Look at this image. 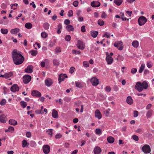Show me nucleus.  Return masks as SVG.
<instances>
[{"instance_id": "f257e3e1", "label": "nucleus", "mask_w": 154, "mask_h": 154, "mask_svg": "<svg viewBox=\"0 0 154 154\" xmlns=\"http://www.w3.org/2000/svg\"><path fill=\"white\" fill-rule=\"evenodd\" d=\"M17 51L16 49L14 50L12 52V58L14 64L16 65L21 64L24 61V58Z\"/></svg>"}, {"instance_id": "f03ea898", "label": "nucleus", "mask_w": 154, "mask_h": 154, "mask_svg": "<svg viewBox=\"0 0 154 154\" xmlns=\"http://www.w3.org/2000/svg\"><path fill=\"white\" fill-rule=\"evenodd\" d=\"M148 87V84L145 81L143 82L142 83L140 82H137L135 86V88L139 92L142 91L143 89H146Z\"/></svg>"}, {"instance_id": "7ed1b4c3", "label": "nucleus", "mask_w": 154, "mask_h": 154, "mask_svg": "<svg viewBox=\"0 0 154 154\" xmlns=\"http://www.w3.org/2000/svg\"><path fill=\"white\" fill-rule=\"evenodd\" d=\"M147 19L146 17L143 16L140 17L138 19V22L140 26L144 25L146 22Z\"/></svg>"}, {"instance_id": "20e7f679", "label": "nucleus", "mask_w": 154, "mask_h": 154, "mask_svg": "<svg viewBox=\"0 0 154 154\" xmlns=\"http://www.w3.org/2000/svg\"><path fill=\"white\" fill-rule=\"evenodd\" d=\"M122 42L121 41H117L114 44V46L117 48L119 50H122L123 49Z\"/></svg>"}, {"instance_id": "39448f33", "label": "nucleus", "mask_w": 154, "mask_h": 154, "mask_svg": "<svg viewBox=\"0 0 154 154\" xmlns=\"http://www.w3.org/2000/svg\"><path fill=\"white\" fill-rule=\"evenodd\" d=\"M143 152L146 153H149L150 152L151 149L150 146L148 145H145L142 148Z\"/></svg>"}, {"instance_id": "423d86ee", "label": "nucleus", "mask_w": 154, "mask_h": 154, "mask_svg": "<svg viewBox=\"0 0 154 154\" xmlns=\"http://www.w3.org/2000/svg\"><path fill=\"white\" fill-rule=\"evenodd\" d=\"M31 76L29 75H24L23 79V82L25 84H27L31 80Z\"/></svg>"}, {"instance_id": "0eeeda50", "label": "nucleus", "mask_w": 154, "mask_h": 154, "mask_svg": "<svg viewBox=\"0 0 154 154\" xmlns=\"http://www.w3.org/2000/svg\"><path fill=\"white\" fill-rule=\"evenodd\" d=\"M77 46L78 48L82 50H83L85 48V45L83 42L80 40H78L77 44Z\"/></svg>"}, {"instance_id": "6e6552de", "label": "nucleus", "mask_w": 154, "mask_h": 154, "mask_svg": "<svg viewBox=\"0 0 154 154\" xmlns=\"http://www.w3.org/2000/svg\"><path fill=\"white\" fill-rule=\"evenodd\" d=\"M43 150L44 153L46 154H48L50 151V148L48 145H44L43 146Z\"/></svg>"}, {"instance_id": "1a4fd4ad", "label": "nucleus", "mask_w": 154, "mask_h": 154, "mask_svg": "<svg viewBox=\"0 0 154 154\" xmlns=\"http://www.w3.org/2000/svg\"><path fill=\"white\" fill-rule=\"evenodd\" d=\"M11 91L14 92L18 91H19V88L17 84L13 85L11 88Z\"/></svg>"}, {"instance_id": "9d476101", "label": "nucleus", "mask_w": 154, "mask_h": 154, "mask_svg": "<svg viewBox=\"0 0 154 154\" xmlns=\"http://www.w3.org/2000/svg\"><path fill=\"white\" fill-rule=\"evenodd\" d=\"M91 82L92 85L94 86H97L99 84L98 80L97 78L94 77L91 78Z\"/></svg>"}, {"instance_id": "9b49d317", "label": "nucleus", "mask_w": 154, "mask_h": 154, "mask_svg": "<svg viewBox=\"0 0 154 154\" xmlns=\"http://www.w3.org/2000/svg\"><path fill=\"white\" fill-rule=\"evenodd\" d=\"M31 94L33 96L38 97H40L41 96V93L38 91L36 90H33L32 91Z\"/></svg>"}, {"instance_id": "f8f14e48", "label": "nucleus", "mask_w": 154, "mask_h": 154, "mask_svg": "<svg viewBox=\"0 0 154 154\" xmlns=\"http://www.w3.org/2000/svg\"><path fill=\"white\" fill-rule=\"evenodd\" d=\"M7 121V119L6 116L3 114L0 116V122L1 123H4L6 122Z\"/></svg>"}, {"instance_id": "ddd939ff", "label": "nucleus", "mask_w": 154, "mask_h": 154, "mask_svg": "<svg viewBox=\"0 0 154 154\" xmlns=\"http://www.w3.org/2000/svg\"><path fill=\"white\" fill-rule=\"evenodd\" d=\"M33 67L32 65H29L25 69V71L26 72L31 73L33 72Z\"/></svg>"}, {"instance_id": "4468645a", "label": "nucleus", "mask_w": 154, "mask_h": 154, "mask_svg": "<svg viewBox=\"0 0 154 154\" xmlns=\"http://www.w3.org/2000/svg\"><path fill=\"white\" fill-rule=\"evenodd\" d=\"M95 117L98 118V119H100L102 118V115L99 110L97 109L95 112Z\"/></svg>"}, {"instance_id": "2eb2a0df", "label": "nucleus", "mask_w": 154, "mask_h": 154, "mask_svg": "<svg viewBox=\"0 0 154 154\" xmlns=\"http://www.w3.org/2000/svg\"><path fill=\"white\" fill-rule=\"evenodd\" d=\"M91 5L94 7H98L100 6V3L97 1H93L91 3Z\"/></svg>"}, {"instance_id": "dca6fc26", "label": "nucleus", "mask_w": 154, "mask_h": 154, "mask_svg": "<svg viewBox=\"0 0 154 154\" xmlns=\"http://www.w3.org/2000/svg\"><path fill=\"white\" fill-rule=\"evenodd\" d=\"M52 80L50 79H48L45 81V83L46 85L48 87H49L52 84Z\"/></svg>"}, {"instance_id": "f3484780", "label": "nucleus", "mask_w": 154, "mask_h": 154, "mask_svg": "<svg viewBox=\"0 0 154 154\" xmlns=\"http://www.w3.org/2000/svg\"><path fill=\"white\" fill-rule=\"evenodd\" d=\"M101 151V149L98 146L95 147L94 150V154H100Z\"/></svg>"}, {"instance_id": "a211bd4d", "label": "nucleus", "mask_w": 154, "mask_h": 154, "mask_svg": "<svg viewBox=\"0 0 154 154\" xmlns=\"http://www.w3.org/2000/svg\"><path fill=\"white\" fill-rule=\"evenodd\" d=\"M66 29L69 32L73 31L74 30V28L71 25H67L66 27Z\"/></svg>"}, {"instance_id": "6ab92c4d", "label": "nucleus", "mask_w": 154, "mask_h": 154, "mask_svg": "<svg viewBox=\"0 0 154 154\" xmlns=\"http://www.w3.org/2000/svg\"><path fill=\"white\" fill-rule=\"evenodd\" d=\"M126 101L130 105L132 104L133 102V100L131 96H128L127 97Z\"/></svg>"}, {"instance_id": "aec40b11", "label": "nucleus", "mask_w": 154, "mask_h": 154, "mask_svg": "<svg viewBox=\"0 0 154 154\" xmlns=\"http://www.w3.org/2000/svg\"><path fill=\"white\" fill-rule=\"evenodd\" d=\"M106 60L108 64H110L112 62L113 59L111 56L106 57Z\"/></svg>"}, {"instance_id": "412c9836", "label": "nucleus", "mask_w": 154, "mask_h": 154, "mask_svg": "<svg viewBox=\"0 0 154 154\" xmlns=\"http://www.w3.org/2000/svg\"><path fill=\"white\" fill-rule=\"evenodd\" d=\"M57 112L54 109L53 110L52 113V117L54 118H57L58 117Z\"/></svg>"}, {"instance_id": "4be33fe9", "label": "nucleus", "mask_w": 154, "mask_h": 154, "mask_svg": "<svg viewBox=\"0 0 154 154\" xmlns=\"http://www.w3.org/2000/svg\"><path fill=\"white\" fill-rule=\"evenodd\" d=\"M20 29L19 28H16L14 29H11L10 31L11 33L13 34H16L19 32Z\"/></svg>"}, {"instance_id": "5701e85b", "label": "nucleus", "mask_w": 154, "mask_h": 154, "mask_svg": "<svg viewBox=\"0 0 154 154\" xmlns=\"http://www.w3.org/2000/svg\"><path fill=\"white\" fill-rule=\"evenodd\" d=\"M152 112L153 111L151 109H150L146 113V116L147 118H149L151 117L152 115Z\"/></svg>"}, {"instance_id": "b1692460", "label": "nucleus", "mask_w": 154, "mask_h": 154, "mask_svg": "<svg viewBox=\"0 0 154 154\" xmlns=\"http://www.w3.org/2000/svg\"><path fill=\"white\" fill-rule=\"evenodd\" d=\"M64 75L63 74H60L59 76L58 80L59 83L60 84L62 81H63L64 79Z\"/></svg>"}, {"instance_id": "393cba45", "label": "nucleus", "mask_w": 154, "mask_h": 154, "mask_svg": "<svg viewBox=\"0 0 154 154\" xmlns=\"http://www.w3.org/2000/svg\"><path fill=\"white\" fill-rule=\"evenodd\" d=\"M107 140L109 143H112L114 141V138L112 136H109L107 138Z\"/></svg>"}, {"instance_id": "a878e982", "label": "nucleus", "mask_w": 154, "mask_h": 154, "mask_svg": "<svg viewBox=\"0 0 154 154\" xmlns=\"http://www.w3.org/2000/svg\"><path fill=\"white\" fill-rule=\"evenodd\" d=\"M91 33L92 37L95 38L97 36L98 34V32L97 31H91Z\"/></svg>"}, {"instance_id": "bb28decb", "label": "nucleus", "mask_w": 154, "mask_h": 154, "mask_svg": "<svg viewBox=\"0 0 154 154\" xmlns=\"http://www.w3.org/2000/svg\"><path fill=\"white\" fill-rule=\"evenodd\" d=\"M13 75V73L12 72H10L4 74L5 78L7 79L11 77Z\"/></svg>"}, {"instance_id": "cd10ccee", "label": "nucleus", "mask_w": 154, "mask_h": 154, "mask_svg": "<svg viewBox=\"0 0 154 154\" xmlns=\"http://www.w3.org/2000/svg\"><path fill=\"white\" fill-rule=\"evenodd\" d=\"M9 122L10 124L13 125H16L17 124V122L13 119H10L9 120Z\"/></svg>"}, {"instance_id": "c85d7f7f", "label": "nucleus", "mask_w": 154, "mask_h": 154, "mask_svg": "<svg viewBox=\"0 0 154 154\" xmlns=\"http://www.w3.org/2000/svg\"><path fill=\"white\" fill-rule=\"evenodd\" d=\"M75 84L76 87L78 88H81L83 87V85L81 82H75Z\"/></svg>"}, {"instance_id": "c756f323", "label": "nucleus", "mask_w": 154, "mask_h": 154, "mask_svg": "<svg viewBox=\"0 0 154 154\" xmlns=\"http://www.w3.org/2000/svg\"><path fill=\"white\" fill-rule=\"evenodd\" d=\"M44 28L45 30L48 29L50 27V24L48 23H45L43 24Z\"/></svg>"}, {"instance_id": "7c9ffc66", "label": "nucleus", "mask_w": 154, "mask_h": 154, "mask_svg": "<svg viewBox=\"0 0 154 154\" xmlns=\"http://www.w3.org/2000/svg\"><path fill=\"white\" fill-rule=\"evenodd\" d=\"M32 26V24L30 23H27L25 24V27L28 29H31Z\"/></svg>"}, {"instance_id": "2f4dec72", "label": "nucleus", "mask_w": 154, "mask_h": 154, "mask_svg": "<svg viewBox=\"0 0 154 154\" xmlns=\"http://www.w3.org/2000/svg\"><path fill=\"white\" fill-rule=\"evenodd\" d=\"M123 2L122 0H114V2L116 5L119 6L121 5Z\"/></svg>"}, {"instance_id": "473e14b6", "label": "nucleus", "mask_w": 154, "mask_h": 154, "mask_svg": "<svg viewBox=\"0 0 154 154\" xmlns=\"http://www.w3.org/2000/svg\"><path fill=\"white\" fill-rule=\"evenodd\" d=\"M132 46L134 48H137L139 45V43L138 41H135L132 43Z\"/></svg>"}, {"instance_id": "72a5a7b5", "label": "nucleus", "mask_w": 154, "mask_h": 154, "mask_svg": "<svg viewBox=\"0 0 154 154\" xmlns=\"http://www.w3.org/2000/svg\"><path fill=\"white\" fill-rule=\"evenodd\" d=\"M53 63L54 65L56 66H57L59 64L58 60L56 59H54L53 60Z\"/></svg>"}, {"instance_id": "f704fd0d", "label": "nucleus", "mask_w": 154, "mask_h": 154, "mask_svg": "<svg viewBox=\"0 0 154 154\" xmlns=\"http://www.w3.org/2000/svg\"><path fill=\"white\" fill-rule=\"evenodd\" d=\"M145 67V66L144 64L143 63L141 65V66L139 70V73H141L143 71Z\"/></svg>"}, {"instance_id": "c9c22d12", "label": "nucleus", "mask_w": 154, "mask_h": 154, "mask_svg": "<svg viewBox=\"0 0 154 154\" xmlns=\"http://www.w3.org/2000/svg\"><path fill=\"white\" fill-rule=\"evenodd\" d=\"M1 33L4 34H6L8 32V30L6 29H1Z\"/></svg>"}, {"instance_id": "e433bc0d", "label": "nucleus", "mask_w": 154, "mask_h": 154, "mask_svg": "<svg viewBox=\"0 0 154 154\" xmlns=\"http://www.w3.org/2000/svg\"><path fill=\"white\" fill-rule=\"evenodd\" d=\"M20 104L21 106L23 108H25L27 106V103L26 102L24 101H21L20 102Z\"/></svg>"}, {"instance_id": "4c0bfd02", "label": "nucleus", "mask_w": 154, "mask_h": 154, "mask_svg": "<svg viewBox=\"0 0 154 154\" xmlns=\"http://www.w3.org/2000/svg\"><path fill=\"white\" fill-rule=\"evenodd\" d=\"M30 53H31V55L33 56H35L37 54V51L34 50H32L30 51Z\"/></svg>"}, {"instance_id": "58836bf2", "label": "nucleus", "mask_w": 154, "mask_h": 154, "mask_svg": "<svg viewBox=\"0 0 154 154\" xmlns=\"http://www.w3.org/2000/svg\"><path fill=\"white\" fill-rule=\"evenodd\" d=\"M98 24L100 26H102L104 24V22L102 20L99 19L98 21Z\"/></svg>"}, {"instance_id": "ea45409f", "label": "nucleus", "mask_w": 154, "mask_h": 154, "mask_svg": "<svg viewBox=\"0 0 154 154\" xmlns=\"http://www.w3.org/2000/svg\"><path fill=\"white\" fill-rule=\"evenodd\" d=\"M41 36L44 38H45L48 37V34L45 32H42L41 34Z\"/></svg>"}, {"instance_id": "a19ab883", "label": "nucleus", "mask_w": 154, "mask_h": 154, "mask_svg": "<svg viewBox=\"0 0 154 154\" xmlns=\"http://www.w3.org/2000/svg\"><path fill=\"white\" fill-rule=\"evenodd\" d=\"M27 143L25 140H23L22 142V146L23 147H25L26 146Z\"/></svg>"}, {"instance_id": "79ce46f5", "label": "nucleus", "mask_w": 154, "mask_h": 154, "mask_svg": "<svg viewBox=\"0 0 154 154\" xmlns=\"http://www.w3.org/2000/svg\"><path fill=\"white\" fill-rule=\"evenodd\" d=\"M72 53L75 54H81V52L80 51H77L75 50H73L72 51Z\"/></svg>"}, {"instance_id": "37998d69", "label": "nucleus", "mask_w": 154, "mask_h": 154, "mask_svg": "<svg viewBox=\"0 0 154 154\" xmlns=\"http://www.w3.org/2000/svg\"><path fill=\"white\" fill-rule=\"evenodd\" d=\"M65 39L66 41H69L71 39V37L69 35H66L65 37Z\"/></svg>"}, {"instance_id": "c03bdc74", "label": "nucleus", "mask_w": 154, "mask_h": 154, "mask_svg": "<svg viewBox=\"0 0 154 154\" xmlns=\"http://www.w3.org/2000/svg\"><path fill=\"white\" fill-rule=\"evenodd\" d=\"M110 109H108L107 110L104 111V113L105 114L106 117L109 116V111H110Z\"/></svg>"}, {"instance_id": "a18cd8bd", "label": "nucleus", "mask_w": 154, "mask_h": 154, "mask_svg": "<svg viewBox=\"0 0 154 154\" xmlns=\"http://www.w3.org/2000/svg\"><path fill=\"white\" fill-rule=\"evenodd\" d=\"M83 65L85 67H88L89 66V64L86 61H85L83 62Z\"/></svg>"}, {"instance_id": "49530a36", "label": "nucleus", "mask_w": 154, "mask_h": 154, "mask_svg": "<svg viewBox=\"0 0 154 154\" xmlns=\"http://www.w3.org/2000/svg\"><path fill=\"white\" fill-rule=\"evenodd\" d=\"M6 101L5 99H3L0 102V104L2 106L4 105L6 103Z\"/></svg>"}, {"instance_id": "de8ad7c7", "label": "nucleus", "mask_w": 154, "mask_h": 154, "mask_svg": "<svg viewBox=\"0 0 154 154\" xmlns=\"http://www.w3.org/2000/svg\"><path fill=\"white\" fill-rule=\"evenodd\" d=\"M55 42L56 41L54 40L53 41L51 42L49 44L50 46L51 47H53L54 45Z\"/></svg>"}, {"instance_id": "09e8293b", "label": "nucleus", "mask_w": 154, "mask_h": 154, "mask_svg": "<svg viewBox=\"0 0 154 154\" xmlns=\"http://www.w3.org/2000/svg\"><path fill=\"white\" fill-rule=\"evenodd\" d=\"M95 132L97 134H101V131L99 128H97L95 130Z\"/></svg>"}, {"instance_id": "8fccbe9b", "label": "nucleus", "mask_w": 154, "mask_h": 154, "mask_svg": "<svg viewBox=\"0 0 154 154\" xmlns=\"http://www.w3.org/2000/svg\"><path fill=\"white\" fill-rule=\"evenodd\" d=\"M132 137L133 139L136 141H137L139 140L138 137L137 135H133Z\"/></svg>"}, {"instance_id": "3c124183", "label": "nucleus", "mask_w": 154, "mask_h": 154, "mask_svg": "<svg viewBox=\"0 0 154 154\" xmlns=\"http://www.w3.org/2000/svg\"><path fill=\"white\" fill-rule=\"evenodd\" d=\"M75 70V67L73 66L71 67L69 69V72L71 73L72 74L74 72Z\"/></svg>"}, {"instance_id": "603ef678", "label": "nucleus", "mask_w": 154, "mask_h": 154, "mask_svg": "<svg viewBox=\"0 0 154 154\" xmlns=\"http://www.w3.org/2000/svg\"><path fill=\"white\" fill-rule=\"evenodd\" d=\"M79 4V2L77 1H74L73 3V5L75 7L78 6Z\"/></svg>"}, {"instance_id": "864d4df0", "label": "nucleus", "mask_w": 154, "mask_h": 154, "mask_svg": "<svg viewBox=\"0 0 154 154\" xmlns=\"http://www.w3.org/2000/svg\"><path fill=\"white\" fill-rule=\"evenodd\" d=\"M111 90V87L109 86H107L105 88V91L107 92H110Z\"/></svg>"}, {"instance_id": "5fc2aeb1", "label": "nucleus", "mask_w": 154, "mask_h": 154, "mask_svg": "<svg viewBox=\"0 0 154 154\" xmlns=\"http://www.w3.org/2000/svg\"><path fill=\"white\" fill-rule=\"evenodd\" d=\"M137 70L136 68H132L131 70V72L132 74H134L137 72Z\"/></svg>"}, {"instance_id": "6e6d98bb", "label": "nucleus", "mask_w": 154, "mask_h": 154, "mask_svg": "<svg viewBox=\"0 0 154 154\" xmlns=\"http://www.w3.org/2000/svg\"><path fill=\"white\" fill-rule=\"evenodd\" d=\"M64 23L66 25H69L70 23V21L69 19H66L65 20Z\"/></svg>"}, {"instance_id": "4d7b16f0", "label": "nucleus", "mask_w": 154, "mask_h": 154, "mask_svg": "<svg viewBox=\"0 0 154 154\" xmlns=\"http://www.w3.org/2000/svg\"><path fill=\"white\" fill-rule=\"evenodd\" d=\"M138 112L137 111H134V116L137 117L138 116Z\"/></svg>"}, {"instance_id": "13d9d810", "label": "nucleus", "mask_w": 154, "mask_h": 154, "mask_svg": "<svg viewBox=\"0 0 154 154\" xmlns=\"http://www.w3.org/2000/svg\"><path fill=\"white\" fill-rule=\"evenodd\" d=\"M85 27V26H82L81 28V31L82 32H86Z\"/></svg>"}, {"instance_id": "bf43d9fd", "label": "nucleus", "mask_w": 154, "mask_h": 154, "mask_svg": "<svg viewBox=\"0 0 154 154\" xmlns=\"http://www.w3.org/2000/svg\"><path fill=\"white\" fill-rule=\"evenodd\" d=\"M68 15L69 17H72L73 15V11L72 10H70L68 12Z\"/></svg>"}, {"instance_id": "052dcab7", "label": "nucleus", "mask_w": 154, "mask_h": 154, "mask_svg": "<svg viewBox=\"0 0 154 154\" xmlns=\"http://www.w3.org/2000/svg\"><path fill=\"white\" fill-rule=\"evenodd\" d=\"M152 106V105L151 103L148 104L146 106V109H150Z\"/></svg>"}, {"instance_id": "680f3d73", "label": "nucleus", "mask_w": 154, "mask_h": 154, "mask_svg": "<svg viewBox=\"0 0 154 154\" xmlns=\"http://www.w3.org/2000/svg\"><path fill=\"white\" fill-rule=\"evenodd\" d=\"M61 52L60 48L58 47L56 48L55 49V52L58 53L59 52Z\"/></svg>"}, {"instance_id": "e2e57ef3", "label": "nucleus", "mask_w": 154, "mask_h": 154, "mask_svg": "<svg viewBox=\"0 0 154 154\" xmlns=\"http://www.w3.org/2000/svg\"><path fill=\"white\" fill-rule=\"evenodd\" d=\"M14 130V128L13 127L10 126L8 128V130L9 132H12Z\"/></svg>"}, {"instance_id": "0e129e2a", "label": "nucleus", "mask_w": 154, "mask_h": 154, "mask_svg": "<svg viewBox=\"0 0 154 154\" xmlns=\"http://www.w3.org/2000/svg\"><path fill=\"white\" fill-rule=\"evenodd\" d=\"M106 17V15L105 12H103L102 14L101 17L102 18H105Z\"/></svg>"}, {"instance_id": "69168bd1", "label": "nucleus", "mask_w": 154, "mask_h": 154, "mask_svg": "<svg viewBox=\"0 0 154 154\" xmlns=\"http://www.w3.org/2000/svg\"><path fill=\"white\" fill-rule=\"evenodd\" d=\"M113 89L115 91H117L119 90V88L117 85H114L113 87Z\"/></svg>"}, {"instance_id": "338daca9", "label": "nucleus", "mask_w": 154, "mask_h": 154, "mask_svg": "<svg viewBox=\"0 0 154 154\" xmlns=\"http://www.w3.org/2000/svg\"><path fill=\"white\" fill-rule=\"evenodd\" d=\"M81 102L80 101H76L75 103V105L77 106H80L81 104Z\"/></svg>"}, {"instance_id": "774afa93", "label": "nucleus", "mask_w": 154, "mask_h": 154, "mask_svg": "<svg viewBox=\"0 0 154 154\" xmlns=\"http://www.w3.org/2000/svg\"><path fill=\"white\" fill-rule=\"evenodd\" d=\"M137 134H141V132L142 131V130L140 129H139L136 131Z\"/></svg>"}]
</instances>
